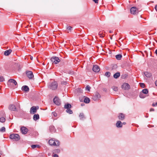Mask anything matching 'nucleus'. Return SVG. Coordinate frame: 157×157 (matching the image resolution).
I'll list each match as a JSON object with an SVG mask.
<instances>
[{
	"mask_svg": "<svg viewBox=\"0 0 157 157\" xmlns=\"http://www.w3.org/2000/svg\"><path fill=\"white\" fill-rule=\"evenodd\" d=\"M57 87L58 83L55 81L49 83L48 86V87L50 89L54 90L56 89Z\"/></svg>",
	"mask_w": 157,
	"mask_h": 157,
	"instance_id": "obj_1",
	"label": "nucleus"
},
{
	"mask_svg": "<svg viewBox=\"0 0 157 157\" xmlns=\"http://www.w3.org/2000/svg\"><path fill=\"white\" fill-rule=\"evenodd\" d=\"M48 143L51 146H59L60 144V142L58 140H55L53 139L50 140Z\"/></svg>",
	"mask_w": 157,
	"mask_h": 157,
	"instance_id": "obj_2",
	"label": "nucleus"
},
{
	"mask_svg": "<svg viewBox=\"0 0 157 157\" xmlns=\"http://www.w3.org/2000/svg\"><path fill=\"white\" fill-rule=\"evenodd\" d=\"M10 138L12 139H13L15 141H17L20 139V136L17 134H13L10 136Z\"/></svg>",
	"mask_w": 157,
	"mask_h": 157,
	"instance_id": "obj_3",
	"label": "nucleus"
},
{
	"mask_svg": "<svg viewBox=\"0 0 157 157\" xmlns=\"http://www.w3.org/2000/svg\"><path fill=\"white\" fill-rule=\"evenodd\" d=\"M139 11V9L136 7H132L130 9L131 13L133 15L137 14Z\"/></svg>",
	"mask_w": 157,
	"mask_h": 157,
	"instance_id": "obj_4",
	"label": "nucleus"
},
{
	"mask_svg": "<svg viewBox=\"0 0 157 157\" xmlns=\"http://www.w3.org/2000/svg\"><path fill=\"white\" fill-rule=\"evenodd\" d=\"M51 60L52 63L56 64L58 63L60 61L59 58L57 57H53L51 58Z\"/></svg>",
	"mask_w": 157,
	"mask_h": 157,
	"instance_id": "obj_5",
	"label": "nucleus"
},
{
	"mask_svg": "<svg viewBox=\"0 0 157 157\" xmlns=\"http://www.w3.org/2000/svg\"><path fill=\"white\" fill-rule=\"evenodd\" d=\"M38 107L37 106H33L30 109V113L32 114H34L36 113L37 109H38Z\"/></svg>",
	"mask_w": 157,
	"mask_h": 157,
	"instance_id": "obj_6",
	"label": "nucleus"
},
{
	"mask_svg": "<svg viewBox=\"0 0 157 157\" xmlns=\"http://www.w3.org/2000/svg\"><path fill=\"white\" fill-rule=\"evenodd\" d=\"M92 70L95 72H98L100 71V69L98 65H95L93 66Z\"/></svg>",
	"mask_w": 157,
	"mask_h": 157,
	"instance_id": "obj_7",
	"label": "nucleus"
},
{
	"mask_svg": "<svg viewBox=\"0 0 157 157\" xmlns=\"http://www.w3.org/2000/svg\"><path fill=\"white\" fill-rule=\"evenodd\" d=\"M122 87L124 90H128L130 89V87L128 84L125 83L122 85Z\"/></svg>",
	"mask_w": 157,
	"mask_h": 157,
	"instance_id": "obj_8",
	"label": "nucleus"
},
{
	"mask_svg": "<svg viewBox=\"0 0 157 157\" xmlns=\"http://www.w3.org/2000/svg\"><path fill=\"white\" fill-rule=\"evenodd\" d=\"M21 130L22 133L23 134H26L28 131V129L24 127H22L21 128Z\"/></svg>",
	"mask_w": 157,
	"mask_h": 157,
	"instance_id": "obj_9",
	"label": "nucleus"
},
{
	"mask_svg": "<svg viewBox=\"0 0 157 157\" xmlns=\"http://www.w3.org/2000/svg\"><path fill=\"white\" fill-rule=\"evenodd\" d=\"M54 102L57 105H59L60 104V101L59 99L57 97H55L53 99Z\"/></svg>",
	"mask_w": 157,
	"mask_h": 157,
	"instance_id": "obj_10",
	"label": "nucleus"
},
{
	"mask_svg": "<svg viewBox=\"0 0 157 157\" xmlns=\"http://www.w3.org/2000/svg\"><path fill=\"white\" fill-rule=\"evenodd\" d=\"M9 109L11 111H15L16 108L15 105L13 104H10L9 106Z\"/></svg>",
	"mask_w": 157,
	"mask_h": 157,
	"instance_id": "obj_11",
	"label": "nucleus"
},
{
	"mask_svg": "<svg viewBox=\"0 0 157 157\" xmlns=\"http://www.w3.org/2000/svg\"><path fill=\"white\" fill-rule=\"evenodd\" d=\"M26 75L30 79L32 78L33 77V73L31 71H28L26 72Z\"/></svg>",
	"mask_w": 157,
	"mask_h": 157,
	"instance_id": "obj_12",
	"label": "nucleus"
},
{
	"mask_svg": "<svg viewBox=\"0 0 157 157\" xmlns=\"http://www.w3.org/2000/svg\"><path fill=\"white\" fill-rule=\"evenodd\" d=\"M101 97V96L99 94L98 92H96L95 93V95L94 96L93 99L94 100H97L99 99Z\"/></svg>",
	"mask_w": 157,
	"mask_h": 157,
	"instance_id": "obj_13",
	"label": "nucleus"
},
{
	"mask_svg": "<svg viewBox=\"0 0 157 157\" xmlns=\"http://www.w3.org/2000/svg\"><path fill=\"white\" fill-rule=\"evenodd\" d=\"M22 90L25 91L26 92H28L29 90V87L27 86H23L21 88Z\"/></svg>",
	"mask_w": 157,
	"mask_h": 157,
	"instance_id": "obj_14",
	"label": "nucleus"
},
{
	"mask_svg": "<svg viewBox=\"0 0 157 157\" xmlns=\"http://www.w3.org/2000/svg\"><path fill=\"white\" fill-rule=\"evenodd\" d=\"M118 117L119 119L123 120L124 119L125 116L124 114L121 113L119 114Z\"/></svg>",
	"mask_w": 157,
	"mask_h": 157,
	"instance_id": "obj_15",
	"label": "nucleus"
},
{
	"mask_svg": "<svg viewBox=\"0 0 157 157\" xmlns=\"http://www.w3.org/2000/svg\"><path fill=\"white\" fill-rule=\"evenodd\" d=\"M116 125L117 128H121L122 127V123L120 121H117Z\"/></svg>",
	"mask_w": 157,
	"mask_h": 157,
	"instance_id": "obj_16",
	"label": "nucleus"
},
{
	"mask_svg": "<svg viewBox=\"0 0 157 157\" xmlns=\"http://www.w3.org/2000/svg\"><path fill=\"white\" fill-rule=\"evenodd\" d=\"M12 50L10 49L6 50L4 52V55L6 56H8L10 54Z\"/></svg>",
	"mask_w": 157,
	"mask_h": 157,
	"instance_id": "obj_17",
	"label": "nucleus"
},
{
	"mask_svg": "<svg viewBox=\"0 0 157 157\" xmlns=\"http://www.w3.org/2000/svg\"><path fill=\"white\" fill-rule=\"evenodd\" d=\"M120 75V73L119 72H117V73H116L113 75V77L114 78L117 79L119 77Z\"/></svg>",
	"mask_w": 157,
	"mask_h": 157,
	"instance_id": "obj_18",
	"label": "nucleus"
},
{
	"mask_svg": "<svg viewBox=\"0 0 157 157\" xmlns=\"http://www.w3.org/2000/svg\"><path fill=\"white\" fill-rule=\"evenodd\" d=\"M8 81L10 82H11L14 84L15 85L17 84V83L15 80L13 79H10Z\"/></svg>",
	"mask_w": 157,
	"mask_h": 157,
	"instance_id": "obj_19",
	"label": "nucleus"
},
{
	"mask_svg": "<svg viewBox=\"0 0 157 157\" xmlns=\"http://www.w3.org/2000/svg\"><path fill=\"white\" fill-rule=\"evenodd\" d=\"M71 105L69 103H67L64 105L65 108L66 109H67L71 108Z\"/></svg>",
	"mask_w": 157,
	"mask_h": 157,
	"instance_id": "obj_20",
	"label": "nucleus"
},
{
	"mask_svg": "<svg viewBox=\"0 0 157 157\" xmlns=\"http://www.w3.org/2000/svg\"><path fill=\"white\" fill-rule=\"evenodd\" d=\"M33 119L35 121H36L39 118V116L38 114H34L33 116Z\"/></svg>",
	"mask_w": 157,
	"mask_h": 157,
	"instance_id": "obj_21",
	"label": "nucleus"
},
{
	"mask_svg": "<svg viewBox=\"0 0 157 157\" xmlns=\"http://www.w3.org/2000/svg\"><path fill=\"white\" fill-rule=\"evenodd\" d=\"M144 74L147 77H150L151 76V74L150 73H148V72H144Z\"/></svg>",
	"mask_w": 157,
	"mask_h": 157,
	"instance_id": "obj_22",
	"label": "nucleus"
},
{
	"mask_svg": "<svg viewBox=\"0 0 157 157\" xmlns=\"http://www.w3.org/2000/svg\"><path fill=\"white\" fill-rule=\"evenodd\" d=\"M90 101V99L87 97L85 98L84 99V102L86 103H89Z\"/></svg>",
	"mask_w": 157,
	"mask_h": 157,
	"instance_id": "obj_23",
	"label": "nucleus"
},
{
	"mask_svg": "<svg viewBox=\"0 0 157 157\" xmlns=\"http://www.w3.org/2000/svg\"><path fill=\"white\" fill-rule=\"evenodd\" d=\"M122 55L121 54L117 55L116 56V58L118 60H120L122 57Z\"/></svg>",
	"mask_w": 157,
	"mask_h": 157,
	"instance_id": "obj_24",
	"label": "nucleus"
},
{
	"mask_svg": "<svg viewBox=\"0 0 157 157\" xmlns=\"http://www.w3.org/2000/svg\"><path fill=\"white\" fill-rule=\"evenodd\" d=\"M53 153H59L60 152V151L59 149H56L53 151Z\"/></svg>",
	"mask_w": 157,
	"mask_h": 157,
	"instance_id": "obj_25",
	"label": "nucleus"
},
{
	"mask_svg": "<svg viewBox=\"0 0 157 157\" xmlns=\"http://www.w3.org/2000/svg\"><path fill=\"white\" fill-rule=\"evenodd\" d=\"M66 112L67 113H69L70 114H71L73 113V112L72 110L70 109H67V110H66Z\"/></svg>",
	"mask_w": 157,
	"mask_h": 157,
	"instance_id": "obj_26",
	"label": "nucleus"
},
{
	"mask_svg": "<svg viewBox=\"0 0 157 157\" xmlns=\"http://www.w3.org/2000/svg\"><path fill=\"white\" fill-rule=\"evenodd\" d=\"M79 117L80 119H82L84 118V116L83 113H80L79 114Z\"/></svg>",
	"mask_w": 157,
	"mask_h": 157,
	"instance_id": "obj_27",
	"label": "nucleus"
},
{
	"mask_svg": "<svg viewBox=\"0 0 157 157\" xmlns=\"http://www.w3.org/2000/svg\"><path fill=\"white\" fill-rule=\"evenodd\" d=\"M142 93L144 94H147L148 92V91L147 89H144L142 91Z\"/></svg>",
	"mask_w": 157,
	"mask_h": 157,
	"instance_id": "obj_28",
	"label": "nucleus"
},
{
	"mask_svg": "<svg viewBox=\"0 0 157 157\" xmlns=\"http://www.w3.org/2000/svg\"><path fill=\"white\" fill-rule=\"evenodd\" d=\"M6 131L5 128L4 127H2L0 129V132H4Z\"/></svg>",
	"mask_w": 157,
	"mask_h": 157,
	"instance_id": "obj_29",
	"label": "nucleus"
},
{
	"mask_svg": "<svg viewBox=\"0 0 157 157\" xmlns=\"http://www.w3.org/2000/svg\"><path fill=\"white\" fill-rule=\"evenodd\" d=\"M112 88L114 91H117L118 90V88L116 86H113L112 87Z\"/></svg>",
	"mask_w": 157,
	"mask_h": 157,
	"instance_id": "obj_30",
	"label": "nucleus"
},
{
	"mask_svg": "<svg viewBox=\"0 0 157 157\" xmlns=\"http://www.w3.org/2000/svg\"><path fill=\"white\" fill-rule=\"evenodd\" d=\"M5 119L4 117L0 118V121L1 122H4L5 121Z\"/></svg>",
	"mask_w": 157,
	"mask_h": 157,
	"instance_id": "obj_31",
	"label": "nucleus"
},
{
	"mask_svg": "<svg viewBox=\"0 0 157 157\" xmlns=\"http://www.w3.org/2000/svg\"><path fill=\"white\" fill-rule=\"evenodd\" d=\"M110 73L109 72H106L105 74V75L107 77L110 76Z\"/></svg>",
	"mask_w": 157,
	"mask_h": 157,
	"instance_id": "obj_32",
	"label": "nucleus"
},
{
	"mask_svg": "<svg viewBox=\"0 0 157 157\" xmlns=\"http://www.w3.org/2000/svg\"><path fill=\"white\" fill-rule=\"evenodd\" d=\"M99 35L100 36V37H103L104 36V34L103 33L100 32L99 33Z\"/></svg>",
	"mask_w": 157,
	"mask_h": 157,
	"instance_id": "obj_33",
	"label": "nucleus"
},
{
	"mask_svg": "<svg viewBox=\"0 0 157 157\" xmlns=\"http://www.w3.org/2000/svg\"><path fill=\"white\" fill-rule=\"evenodd\" d=\"M90 87L88 85L87 86H86V90H88L89 91H90Z\"/></svg>",
	"mask_w": 157,
	"mask_h": 157,
	"instance_id": "obj_34",
	"label": "nucleus"
},
{
	"mask_svg": "<svg viewBox=\"0 0 157 157\" xmlns=\"http://www.w3.org/2000/svg\"><path fill=\"white\" fill-rule=\"evenodd\" d=\"M39 145H31V147L32 148L34 149L36 147H38Z\"/></svg>",
	"mask_w": 157,
	"mask_h": 157,
	"instance_id": "obj_35",
	"label": "nucleus"
},
{
	"mask_svg": "<svg viewBox=\"0 0 157 157\" xmlns=\"http://www.w3.org/2000/svg\"><path fill=\"white\" fill-rule=\"evenodd\" d=\"M5 80L3 76H1L0 77V81L3 82Z\"/></svg>",
	"mask_w": 157,
	"mask_h": 157,
	"instance_id": "obj_36",
	"label": "nucleus"
},
{
	"mask_svg": "<svg viewBox=\"0 0 157 157\" xmlns=\"http://www.w3.org/2000/svg\"><path fill=\"white\" fill-rule=\"evenodd\" d=\"M52 114L54 117H56L57 116V114L55 112H53L52 113Z\"/></svg>",
	"mask_w": 157,
	"mask_h": 157,
	"instance_id": "obj_37",
	"label": "nucleus"
},
{
	"mask_svg": "<svg viewBox=\"0 0 157 157\" xmlns=\"http://www.w3.org/2000/svg\"><path fill=\"white\" fill-rule=\"evenodd\" d=\"M140 86L143 88H144V87L145 86V84L144 83H140Z\"/></svg>",
	"mask_w": 157,
	"mask_h": 157,
	"instance_id": "obj_38",
	"label": "nucleus"
},
{
	"mask_svg": "<svg viewBox=\"0 0 157 157\" xmlns=\"http://www.w3.org/2000/svg\"><path fill=\"white\" fill-rule=\"evenodd\" d=\"M157 105V102L153 103L152 105V106H155Z\"/></svg>",
	"mask_w": 157,
	"mask_h": 157,
	"instance_id": "obj_39",
	"label": "nucleus"
},
{
	"mask_svg": "<svg viewBox=\"0 0 157 157\" xmlns=\"http://www.w3.org/2000/svg\"><path fill=\"white\" fill-rule=\"evenodd\" d=\"M67 29H68L69 30H71V29L72 28V27L71 26H67Z\"/></svg>",
	"mask_w": 157,
	"mask_h": 157,
	"instance_id": "obj_40",
	"label": "nucleus"
},
{
	"mask_svg": "<svg viewBox=\"0 0 157 157\" xmlns=\"http://www.w3.org/2000/svg\"><path fill=\"white\" fill-rule=\"evenodd\" d=\"M95 3H98V0H92Z\"/></svg>",
	"mask_w": 157,
	"mask_h": 157,
	"instance_id": "obj_41",
	"label": "nucleus"
},
{
	"mask_svg": "<svg viewBox=\"0 0 157 157\" xmlns=\"http://www.w3.org/2000/svg\"><path fill=\"white\" fill-rule=\"evenodd\" d=\"M140 98H144V96H142V94H140Z\"/></svg>",
	"mask_w": 157,
	"mask_h": 157,
	"instance_id": "obj_42",
	"label": "nucleus"
},
{
	"mask_svg": "<svg viewBox=\"0 0 157 157\" xmlns=\"http://www.w3.org/2000/svg\"><path fill=\"white\" fill-rule=\"evenodd\" d=\"M53 157H58V155L56 154H54L53 155Z\"/></svg>",
	"mask_w": 157,
	"mask_h": 157,
	"instance_id": "obj_43",
	"label": "nucleus"
},
{
	"mask_svg": "<svg viewBox=\"0 0 157 157\" xmlns=\"http://www.w3.org/2000/svg\"><path fill=\"white\" fill-rule=\"evenodd\" d=\"M154 111V109H153V108H151L150 109V111Z\"/></svg>",
	"mask_w": 157,
	"mask_h": 157,
	"instance_id": "obj_44",
	"label": "nucleus"
},
{
	"mask_svg": "<svg viewBox=\"0 0 157 157\" xmlns=\"http://www.w3.org/2000/svg\"><path fill=\"white\" fill-rule=\"evenodd\" d=\"M155 8L156 10L157 11V5L155 6Z\"/></svg>",
	"mask_w": 157,
	"mask_h": 157,
	"instance_id": "obj_45",
	"label": "nucleus"
},
{
	"mask_svg": "<svg viewBox=\"0 0 157 157\" xmlns=\"http://www.w3.org/2000/svg\"><path fill=\"white\" fill-rule=\"evenodd\" d=\"M155 85L157 86V80L155 82Z\"/></svg>",
	"mask_w": 157,
	"mask_h": 157,
	"instance_id": "obj_46",
	"label": "nucleus"
},
{
	"mask_svg": "<svg viewBox=\"0 0 157 157\" xmlns=\"http://www.w3.org/2000/svg\"><path fill=\"white\" fill-rule=\"evenodd\" d=\"M155 54L157 55V49H156V50L155 51Z\"/></svg>",
	"mask_w": 157,
	"mask_h": 157,
	"instance_id": "obj_47",
	"label": "nucleus"
},
{
	"mask_svg": "<svg viewBox=\"0 0 157 157\" xmlns=\"http://www.w3.org/2000/svg\"><path fill=\"white\" fill-rule=\"evenodd\" d=\"M30 59H31V60H32L33 59V57L32 56H30Z\"/></svg>",
	"mask_w": 157,
	"mask_h": 157,
	"instance_id": "obj_48",
	"label": "nucleus"
},
{
	"mask_svg": "<svg viewBox=\"0 0 157 157\" xmlns=\"http://www.w3.org/2000/svg\"><path fill=\"white\" fill-rule=\"evenodd\" d=\"M126 124V123L125 122H124L123 123H122V124Z\"/></svg>",
	"mask_w": 157,
	"mask_h": 157,
	"instance_id": "obj_49",
	"label": "nucleus"
},
{
	"mask_svg": "<svg viewBox=\"0 0 157 157\" xmlns=\"http://www.w3.org/2000/svg\"><path fill=\"white\" fill-rule=\"evenodd\" d=\"M109 32L110 33H112V31H111V30L109 31Z\"/></svg>",
	"mask_w": 157,
	"mask_h": 157,
	"instance_id": "obj_50",
	"label": "nucleus"
},
{
	"mask_svg": "<svg viewBox=\"0 0 157 157\" xmlns=\"http://www.w3.org/2000/svg\"><path fill=\"white\" fill-rule=\"evenodd\" d=\"M124 76H125V77H126L127 76V75L126 74H125Z\"/></svg>",
	"mask_w": 157,
	"mask_h": 157,
	"instance_id": "obj_51",
	"label": "nucleus"
},
{
	"mask_svg": "<svg viewBox=\"0 0 157 157\" xmlns=\"http://www.w3.org/2000/svg\"><path fill=\"white\" fill-rule=\"evenodd\" d=\"M63 84H66V82H64V83H63Z\"/></svg>",
	"mask_w": 157,
	"mask_h": 157,
	"instance_id": "obj_52",
	"label": "nucleus"
},
{
	"mask_svg": "<svg viewBox=\"0 0 157 157\" xmlns=\"http://www.w3.org/2000/svg\"><path fill=\"white\" fill-rule=\"evenodd\" d=\"M110 39H112V37H110Z\"/></svg>",
	"mask_w": 157,
	"mask_h": 157,
	"instance_id": "obj_53",
	"label": "nucleus"
}]
</instances>
